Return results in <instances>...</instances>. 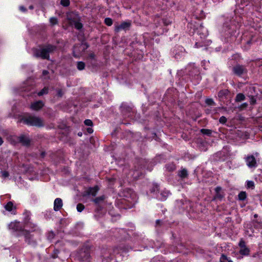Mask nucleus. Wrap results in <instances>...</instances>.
Returning <instances> with one entry per match:
<instances>
[{"mask_svg":"<svg viewBox=\"0 0 262 262\" xmlns=\"http://www.w3.org/2000/svg\"><path fill=\"white\" fill-rule=\"evenodd\" d=\"M256 99L253 96H250V103L252 105H254L256 103Z\"/></svg>","mask_w":262,"mask_h":262,"instance_id":"33","label":"nucleus"},{"mask_svg":"<svg viewBox=\"0 0 262 262\" xmlns=\"http://www.w3.org/2000/svg\"><path fill=\"white\" fill-rule=\"evenodd\" d=\"M48 93V88H44L42 90H41L38 93V96H42L44 94H46Z\"/></svg>","mask_w":262,"mask_h":262,"instance_id":"27","label":"nucleus"},{"mask_svg":"<svg viewBox=\"0 0 262 262\" xmlns=\"http://www.w3.org/2000/svg\"><path fill=\"white\" fill-rule=\"evenodd\" d=\"M90 57H91V58H94V55L93 54H91L90 55Z\"/></svg>","mask_w":262,"mask_h":262,"instance_id":"46","label":"nucleus"},{"mask_svg":"<svg viewBox=\"0 0 262 262\" xmlns=\"http://www.w3.org/2000/svg\"><path fill=\"white\" fill-rule=\"evenodd\" d=\"M29 8L30 9H32L33 8V7L32 6H31L29 7Z\"/></svg>","mask_w":262,"mask_h":262,"instance_id":"49","label":"nucleus"},{"mask_svg":"<svg viewBox=\"0 0 262 262\" xmlns=\"http://www.w3.org/2000/svg\"><path fill=\"white\" fill-rule=\"evenodd\" d=\"M221 190L222 188L221 187H216L215 189V193L221 192Z\"/></svg>","mask_w":262,"mask_h":262,"instance_id":"40","label":"nucleus"},{"mask_svg":"<svg viewBox=\"0 0 262 262\" xmlns=\"http://www.w3.org/2000/svg\"><path fill=\"white\" fill-rule=\"evenodd\" d=\"M43 105V103L41 101H38L33 103L31 105V108L33 110L38 111L40 110Z\"/></svg>","mask_w":262,"mask_h":262,"instance_id":"11","label":"nucleus"},{"mask_svg":"<svg viewBox=\"0 0 262 262\" xmlns=\"http://www.w3.org/2000/svg\"><path fill=\"white\" fill-rule=\"evenodd\" d=\"M104 199V196H100L94 199L93 201L94 202H95V204H99L100 202H103Z\"/></svg>","mask_w":262,"mask_h":262,"instance_id":"21","label":"nucleus"},{"mask_svg":"<svg viewBox=\"0 0 262 262\" xmlns=\"http://www.w3.org/2000/svg\"><path fill=\"white\" fill-rule=\"evenodd\" d=\"M14 208L13 204L12 202H9L5 206V208L8 211H11Z\"/></svg>","mask_w":262,"mask_h":262,"instance_id":"18","label":"nucleus"},{"mask_svg":"<svg viewBox=\"0 0 262 262\" xmlns=\"http://www.w3.org/2000/svg\"><path fill=\"white\" fill-rule=\"evenodd\" d=\"M240 247L239 253L242 255H248L250 253V250L246 246L245 242L241 239L238 244Z\"/></svg>","mask_w":262,"mask_h":262,"instance_id":"8","label":"nucleus"},{"mask_svg":"<svg viewBox=\"0 0 262 262\" xmlns=\"http://www.w3.org/2000/svg\"><path fill=\"white\" fill-rule=\"evenodd\" d=\"M89 47V46L86 43H82L75 45L73 48V55L75 57H79L81 53Z\"/></svg>","mask_w":262,"mask_h":262,"instance_id":"5","label":"nucleus"},{"mask_svg":"<svg viewBox=\"0 0 262 262\" xmlns=\"http://www.w3.org/2000/svg\"><path fill=\"white\" fill-rule=\"evenodd\" d=\"M56 49V47L51 45H48L42 48L36 50L34 56L37 57H41L42 59L49 58V54L52 53Z\"/></svg>","mask_w":262,"mask_h":262,"instance_id":"3","label":"nucleus"},{"mask_svg":"<svg viewBox=\"0 0 262 262\" xmlns=\"http://www.w3.org/2000/svg\"><path fill=\"white\" fill-rule=\"evenodd\" d=\"M104 23L107 26H111L113 24V20L111 18L107 17L105 19Z\"/></svg>","mask_w":262,"mask_h":262,"instance_id":"26","label":"nucleus"},{"mask_svg":"<svg viewBox=\"0 0 262 262\" xmlns=\"http://www.w3.org/2000/svg\"><path fill=\"white\" fill-rule=\"evenodd\" d=\"M245 95L242 93H238L236 95L235 100L236 102H241L245 99Z\"/></svg>","mask_w":262,"mask_h":262,"instance_id":"17","label":"nucleus"},{"mask_svg":"<svg viewBox=\"0 0 262 262\" xmlns=\"http://www.w3.org/2000/svg\"><path fill=\"white\" fill-rule=\"evenodd\" d=\"M3 143V141L2 140V138L0 137V145H1Z\"/></svg>","mask_w":262,"mask_h":262,"instance_id":"45","label":"nucleus"},{"mask_svg":"<svg viewBox=\"0 0 262 262\" xmlns=\"http://www.w3.org/2000/svg\"><path fill=\"white\" fill-rule=\"evenodd\" d=\"M48 73H49V72L47 70H43L42 71V75H43V76H46V75H48Z\"/></svg>","mask_w":262,"mask_h":262,"instance_id":"43","label":"nucleus"},{"mask_svg":"<svg viewBox=\"0 0 262 262\" xmlns=\"http://www.w3.org/2000/svg\"><path fill=\"white\" fill-rule=\"evenodd\" d=\"M78 136H81L82 135V133H79L78 134Z\"/></svg>","mask_w":262,"mask_h":262,"instance_id":"48","label":"nucleus"},{"mask_svg":"<svg viewBox=\"0 0 262 262\" xmlns=\"http://www.w3.org/2000/svg\"><path fill=\"white\" fill-rule=\"evenodd\" d=\"M84 208V206L83 204L79 203L77 205V210L78 212H81Z\"/></svg>","mask_w":262,"mask_h":262,"instance_id":"31","label":"nucleus"},{"mask_svg":"<svg viewBox=\"0 0 262 262\" xmlns=\"http://www.w3.org/2000/svg\"><path fill=\"white\" fill-rule=\"evenodd\" d=\"M98 190V187L97 186H95L94 187L89 188L88 192L89 194L94 196L96 195Z\"/></svg>","mask_w":262,"mask_h":262,"instance_id":"14","label":"nucleus"},{"mask_svg":"<svg viewBox=\"0 0 262 262\" xmlns=\"http://www.w3.org/2000/svg\"><path fill=\"white\" fill-rule=\"evenodd\" d=\"M201 132L204 134V135H208V136H210L212 134V130H210V129H202L201 130Z\"/></svg>","mask_w":262,"mask_h":262,"instance_id":"22","label":"nucleus"},{"mask_svg":"<svg viewBox=\"0 0 262 262\" xmlns=\"http://www.w3.org/2000/svg\"><path fill=\"white\" fill-rule=\"evenodd\" d=\"M90 254L89 253H86L85 257L83 258L84 260H88L89 259Z\"/></svg>","mask_w":262,"mask_h":262,"instance_id":"42","label":"nucleus"},{"mask_svg":"<svg viewBox=\"0 0 262 262\" xmlns=\"http://www.w3.org/2000/svg\"><path fill=\"white\" fill-rule=\"evenodd\" d=\"M131 25L130 21H124L120 25H115V31L117 32L122 30H126L128 29Z\"/></svg>","mask_w":262,"mask_h":262,"instance_id":"9","label":"nucleus"},{"mask_svg":"<svg viewBox=\"0 0 262 262\" xmlns=\"http://www.w3.org/2000/svg\"><path fill=\"white\" fill-rule=\"evenodd\" d=\"M169 194V192L168 190H164L161 192V197L159 198L161 201H165L168 195Z\"/></svg>","mask_w":262,"mask_h":262,"instance_id":"15","label":"nucleus"},{"mask_svg":"<svg viewBox=\"0 0 262 262\" xmlns=\"http://www.w3.org/2000/svg\"><path fill=\"white\" fill-rule=\"evenodd\" d=\"M238 199L241 201H244L247 198V194L245 191H241L238 195Z\"/></svg>","mask_w":262,"mask_h":262,"instance_id":"20","label":"nucleus"},{"mask_svg":"<svg viewBox=\"0 0 262 262\" xmlns=\"http://www.w3.org/2000/svg\"><path fill=\"white\" fill-rule=\"evenodd\" d=\"M247 106H248V103L245 102V103H244L242 104H241L240 105V106L239 107V108L240 110H243L244 108H246L247 107Z\"/></svg>","mask_w":262,"mask_h":262,"instance_id":"37","label":"nucleus"},{"mask_svg":"<svg viewBox=\"0 0 262 262\" xmlns=\"http://www.w3.org/2000/svg\"><path fill=\"white\" fill-rule=\"evenodd\" d=\"M247 187L248 188L253 189L254 188V183L252 181H248L247 182Z\"/></svg>","mask_w":262,"mask_h":262,"instance_id":"28","label":"nucleus"},{"mask_svg":"<svg viewBox=\"0 0 262 262\" xmlns=\"http://www.w3.org/2000/svg\"><path fill=\"white\" fill-rule=\"evenodd\" d=\"M219 121L221 123H222V124H224L226 122H227V119L224 116H222L220 119H219Z\"/></svg>","mask_w":262,"mask_h":262,"instance_id":"35","label":"nucleus"},{"mask_svg":"<svg viewBox=\"0 0 262 262\" xmlns=\"http://www.w3.org/2000/svg\"><path fill=\"white\" fill-rule=\"evenodd\" d=\"M77 67L79 70H82L85 68V63L82 61H79L77 62Z\"/></svg>","mask_w":262,"mask_h":262,"instance_id":"23","label":"nucleus"},{"mask_svg":"<svg viewBox=\"0 0 262 262\" xmlns=\"http://www.w3.org/2000/svg\"><path fill=\"white\" fill-rule=\"evenodd\" d=\"M84 124L86 126H91L93 125V122L90 119H86L84 121Z\"/></svg>","mask_w":262,"mask_h":262,"instance_id":"34","label":"nucleus"},{"mask_svg":"<svg viewBox=\"0 0 262 262\" xmlns=\"http://www.w3.org/2000/svg\"><path fill=\"white\" fill-rule=\"evenodd\" d=\"M19 141L24 145H28L30 144V140L29 138L25 136H21L19 137Z\"/></svg>","mask_w":262,"mask_h":262,"instance_id":"12","label":"nucleus"},{"mask_svg":"<svg viewBox=\"0 0 262 262\" xmlns=\"http://www.w3.org/2000/svg\"><path fill=\"white\" fill-rule=\"evenodd\" d=\"M87 131H88V132L89 133L91 134V133H93V130L92 129V128H88L87 129Z\"/></svg>","mask_w":262,"mask_h":262,"instance_id":"44","label":"nucleus"},{"mask_svg":"<svg viewBox=\"0 0 262 262\" xmlns=\"http://www.w3.org/2000/svg\"><path fill=\"white\" fill-rule=\"evenodd\" d=\"M62 201L60 198H56L54 202V210L59 211L62 207Z\"/></svg>","mask_w":262,"mask_h":262,"instance_id":"10","label":"nucleus"},{"mask_svg":"<svg viewBox=\"0 0 262 262\" xmlns=\"http://www.w3.org/2000/svg\"><path fill=\"white\" fill-rule=\"evenodd\" d=\"M9 176V174L7 171H2V176L3 178H6L8 177Z\"/></svg>","mask_w":262,"mask_h":262,"instance_id":"36","label":"nucleus"},{"mask_svg":"<svg viewBox=\"0 0 262 262\" xmlns=\"http://www.w3.org/2000/svg\"><path fill=\"white\" fill-rule=\"evenodd\" d=\"M50 23L52 25H55L58 24V19L56 17H52L50 18Z\"/></svg>","mask_w":262,"mask_h":262,"instance_id":"25","label":"nucleus"},{"mask_svg":"<svg viewBox=\"0 0 262 262\" xmlns=\"http://www.w3.org/2000/svg\"><path fill=\"white\" fill-rule=\"evenodd\" d=\"M19 9L20 11H23V12H26L27 11V9L26 8L23 6H21L19 7Z\"/></svg>","mask_w":262,"mask_h":262,"instance_id":"41","label":"nucleus"},{"mask_svg":"<svg viewBox=\"0 0 262 262\" xmlns=\"http://www.w3.org/2000/svg\"><path fill=\"white\" fill-rule=\"evenodd\" d=\"M179 176L182 178H186L187 175H188V173H187V171L186 169H183L182 170H181V171H179Z\"/></svg>","mask_w":262,"mask_h":262,"instance_id":"19","label":"nucleus"},{"mask_svg":"<svg viewBox=\"0 0 262 262\" xmlns=\"http://www.w3.org/2000/svg\"><path fill=\"white\" fill-rule=\"evenodd\" d=\"M57 95L59 97H62L63 95V92L61 90H57Z\"/></svg>","mask_w":262,"mask_h":262,"instance_id":"39","label":"nucleus"},{"mask_svg":"<svg viewBox=\"0 0 262 262\" xmlns=\"http://www.w3.org/2000/svg\"><path fill=\"white\" fill-rule=\"evenodd\" d=\"M160 220H157L156 222L157 223H159Z\"/></svg>","mask_w":262,"mask_h":262,"instance_id":"50","label":"nucleus"},{"mask_svg":"<svg viewBox=\"0 0 262 262\" xmlns=\"http://www.w3.org/2000/svg\"><path fill=\"white\" fill-rule=\"evenodd\" d=\"M255 156H256V157H257V156L259 155V154H258V153L256 152V153L255 154Z\"/></svg>","mask_w":262,"mask_h":262,"instance_id":"47","label":"nucleus"},{"mask_svg":"<svg viewBox=\"0 0 262 262\" xmlns=\"http://www.w3.org/2000/svg\"><path fill=\"white\" fill-rule=\"evenodd\" d=\"M205 102L206 104H207L208 105H214L215 104L213 99H210V98L206 99L205 100Z\"/></svg>","mask_w":262,"mask_h":262,"instance_id":"32","label":"nucleus"},{"mask_svg":"<svg viewBox=\"0 0 262 262\" xmlns=\"http://www.w3.org/2000/svg\"><path fill=\"white\" fill-rule=\"evenodd\" d=\"M220 262H233L230 257H227L226 255L223 254L220 258Z\"/></svg>","mask_w":262,"mask_h":262,"instance_id":"16","label":"nucleus"},{"mask_svg":"<svg viewBox=\"0 0 262 262\" xmlns=\"http://www.w3.org/2000/svg\"><path fill=\"white\" fill-rule=\"evenodd\" d=\"M223 196L224 195L221 192L216 193L213 200H221Z\"/></svg>","mask_w":262,"mask_h":262,"instance_id":"29","label":"nucleus"},{"mask_svg":"<svg viewBox=\"0 0 262 262\" xmlns=\"http://www.w3.org/2000/svg\"><path fill=\"white\" fill-rule=\"evenodd\" d=\"M246 165L249 168H255L257 163L255 157L253 155H248L245 158Z\"/></svg>","mask_w":262,"mask_h":262,"instance_id":"6","label":"nucleus"},{"mask_svg":"<svg viewBox=\"0 0 262 262\" xmlns=\"http://www.w3.org/2000/svg\"><path fill=\"white\" fill-rule=\"evenodd\" d=\"M159 190V186L158 185H155V186H154V188H152L151 190V191L152 192H156V191H158Z\"/></svg>","mask_w":262,"mask_h":262,"instance_id":"38","label":"nucleus"},{"mask_svg":"<svg viewBox=\"0 0 262 262\" xmlns=\"http://www.w3.org/2000/svg\"><path fill=\"white\" fill-rule=\"evenodd\" d=\"M25 227L29 228V230H23V235L25 236V241L29 245H36V241H34L30 234V232H36L40 233L39 228L35 224L31 222H27L25 223Z\"/></svg>","mask_w":262,"mask_h":262,"instance_id":"1","label":"nucleus"},{"mask_svg":"<svg viewBox=\"0 0 262 262\" xmlns=\"http://www.w3.org/2000/svg\"><path fill=\"white\" fill-rule=\"evenodd\" d=\"M20 122L30 125L38 127H43L44 126V121L42 119L34 116H28L23 117Z\"/></svg>","mask_w":262,"mask_h":262,"instance_id":"2","label":"nucleus"},{"mask_svg":"<svg viewBox=\"0 0 262 262\" xmlns=\"http://www.w3.org/2000/svg\"><path fill=\"white\" fill-rule=\"evenodd\" d=\"M228 93V91L227 90H224L220 91L218 93V96L219 97H222L226 96Z\"/></svg>","mask_w":262,"mask_h":262,"instance_id":"24","label":"nucleus"},{"mask_svg":"<svg viewBox=\"0 0 262 262\" xmlns=\"http://www.w3.org/2000/svg\"><path fill=\"white\" fill-rule=\"evenodd\" d=\"M60 4L63 6L67 7L70 5V0H61Z\"/></svg>","mask_w":262,"mask_h":262,"instance_id":"30","label":"nucleus"},{"mask_svg":"<svg viewBox=\"0 0 262 262\" xmlns=\"http://www.w3.org/2000/svg\"><path fill=\"white\" fill-rule=\"evenodd\" d=\"M9 229H12L14 231L21 230V227L19 226L18 223H11L9 225Z\"/></svg>","mask_w":262,"mask_h":262,"instance_id":"13","label":"nucleus"},{"mask_svg":"<svg viewBox=\"0 0 262 262\" xmlns=\"http://www.w3.org/2000/svg\"><path fill=\"white\" fill-rule=\"evenodd\" d=\"M67 19L71 25L74 26L77 30H80L83 25L80 22V17L76 12H71L67 15Z\"/></svg>","mask_w":262,"mask_h":262,"instance_id":"4","label":"nucleus"},{"mask_svg":"<svg viewBox=\"0 0 262 262\" xmlns=\"http://www.w3.org/2000/svg\"><path fill=\"white\" fill-rule=\"evenodd\" d=\"M233 72L238 76H241L247 72V70L243 66L239 64L236 65L232 69Z\"/></svg>","mask_w":262,"mask_h":262,"instance_id":"7","label":"nucleus"}]
</instances>
